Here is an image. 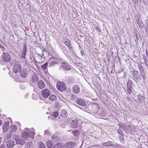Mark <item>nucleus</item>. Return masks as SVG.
Here are the masks:
<instances>
[{
  "label": "nucleus",
  "instance_id": "nucleus-1",
  "mask_svg": "<svg viewBox=\"0 0 148 148\" xmlns=\"http://www.w3.org/2000/svg\"><path fill=\"white\" fill-rule=\"evenodd\" d=\"M132 74L133 79L135 82H138L141 79L140 75L139 74V72L136 70H133L132 72Z\"/></svg>",
  "mask_w": 148,
  "mask_h": 148
},
{
  "label": "nucleus",
  "instance_id": "nucleus-2",
  "mask_svg": "<svg viewBox=\"0 0 148 148\" xmlns=\"http://www.w3.org/2000/svg\"><path fill=\"white\" fill-rule=\"evenodd\" d=\"M56 87L58 90L61 92H63L66 90V85L63 82H57Z\"/></svg>",
  "mask_w": 148,
  "mask_h": 148
},
{
  "label": "nucleus",
  "instance_id": "nucleus-3",
  "mask_svg": "<svg viewBox=\"0 0 148 148\" xmlns=\"http://www.w3.org/2000/svg\"><path fill=\"white\" fill-rule=\"evenodd\" d=\"M2 60L6 62H9L11 60V57L9 54L7 52H4L1 56Z\"/></svg>",
  "mask_w": 148,
  "mask_h": 148
},
{
  "label": "nucleus",
  "instance_id": "nucleus-4",
  "mask_svg": "<svg viewBox=\"0 0 148 148\" xmlns=\"http://www.w3.org/2000/svg\"><path fill=\"white\" fill-rule=\"evenodd\" d=\"M24 131L22 132L21 136L22 138L25 140L27 139L29 137V130L28 128H25Z\"/></svg>",
  "mask_w": 148,
  "mask_h": 148
},
{
  "label": "nucleus",
  "instance_id": "nucleus-5",
  "mask_svg": "<svg viewBox=\"0 0 148 148\" xmlns=\"http://www.w3.org/2000/svg\"><path fill=\"white\" fill-rule=\"evenodd\" d=\"M22 66L19 64L15 65L13 68V71L14 74H17L19 73L21 70Z\"/></svg>",
  "mask_w": 148,
  "mask_h": 148
},
{
  "label": "nucleus",
  "instance_id": "nucleus-6",
  "mask_svg": "<svg viewBox=\"0 0 148 148\" xmlns=\"http://www.w3.org/2000/svg\"><path fill=\"white\" fill-rule=\"evenodd\" d=\"M42 96L45 98H47L50 95V92L47 89H43L41 92Z\"/></svg>",
  "mask_w": 148,
  "mask_h": 148
},
{
  "label": "nucleus",
  "instance_id": "nucleus-7",
  "mask_svg": "<svg viewBox=\"0 0 148 148\" xmlns=\"http://www.w3.org/2000/svg\"><path fill=\"white\" fill-rule=\"evenodd\" d=\"M76 145L75 142L72 141L66 143L64 146L66 148H72L75 147Z\"/></svg>",
  "mask_w": 148,
  "mask_h": 148
},
{
  "label": "nucleus",
  "instance_id": "nucleus-8",
  "mask_svg": "<svg viewBox=\"0 0 148 148\" xmlns=\"http://www.w3.org/2000/svg\"><path fill=\"white\" fill-rule=\"evenodd\" d=\"M70 124L71 127L73 128H76L79 126L78 121L77 119H75L72 121Z\"/></svg>",
  "mask_w": 148,
  "mask_h": 148
},
{
  "label": "nucleus",
  "instance_id": "nucleus-9",
  "mask_svg": "<svg viewBox=\"0 0 148 148\" xmlns=\"http://www.w3.org/2000/svg\"><path fill=\"white\" fill-rule=\"evenodd\" d=\"M61 66L64 69L66 70H70L71 69L70 65L65 62L62 63L61 64Z\"/></svg>",
  "mask_w": 148,
  "mask_h": 148
},
{
  "label": "nucleus",
  "instance_id": "nucleus-10",
  "mask_svg": "<svg viewBox=\"0 0 148 148\" xmlns=\"http://www.w3.org/2000/svg\"><path fill=\"white\" fill-rule=\"evenodd\" d=\"M6 144L8 147L12 148L15 145V143L13 140H10L7 141Z\"/></svg>",
  "mask_w": 148,
  "mask_h": 148
},
{
  "label": "nucleus",
  "instance_id": "nucleus-11",
  "mask_svg": "<svg viewBox=\"0 0 148 148\" xmlns=\"http://www.w3.org/2000/svg\"><path fill=\"white\" fill-rule=\"evenodd\" d=\"M77 103L80 105L84 106L86 105L85 102L81 98H78L76 99Z\"/></svg>",
  "mask_w": 148,
  "mask_h": 148
},
{
  "label": "nucleus",
  "instance_id": "nucleus-12",
  "mask_svg": "<svg viewBox=\"0 0 148 148\" xmlns=\"http://www.w3.org/2000/svg\"><path fill=\"white\" fill-rule=\"evenodd\" d=\"M9 127V123L8 122H6L3 124V132H6Z\"/></svg>",
  "mask_w": 148,
  "mask_h": 148
},
{
  "label": "nucleus",
  "instance_id": "nucleus-13",
  "mask_svg": "<svg viewBox=\"0 0 148 148\" xmlns=\"http://www.w3.org/2000/svg\"><path fill=\"white\" fill-rule=\"evenodd\" d=\"M91 107L92 110L94 111H96L99 108L98 105L96 103H94L92 104Z\"/></svg>",
  "mask_w": 148,
  "mask_h": 148
},
{
  "label": "nucleus",
  "instance_id": "nucleus-14",
  "mask_svg": "<svg viewBox=\"0 0 148 148\" xmlns=\"http://www.w3.org/2000/svg\"><path fill=\"white\" fill-rule=\"evenodd\" d=\"M21 75L23 77L26 78L28 75L27 71L26 69H24L21 72Z\"/></svg>",
  "mask_w": 148,
  "mask_h": 148
},
{
  "label": "nucleus",
  "instance_id": "nucleus-15",
  "mask_svg": "<svg viewBox=\"0 0 148 148\" xmlns=\"http://www.w3.org/2000/svg\"><path fill=\"white\" fill-rule=\"evenodd\" d=\"M26 45H25L24 46L23 50L22 52V53L21 55V58H23L25 59V56L26 54V52L27 51V48H26Z\"/></svg>",
  "mask_w": 148,
  "mask_h": 148
},
{
  "label": "nucleus",
  "instance_id": "nucleus-16",
  "mask_svg": "<svg viewBox=\"0 0 148 148\" xmlns=\"http://www.w3.org/2000/svg\"><path fill=\"white\" fill-rule=\"evenodd\" d=\"M64 43L69 49H72L71 42L69 40L67 39L65 40L64 41Z\"/></svg>",
  "mask_w": 148,
  "mask_h": 148
},
{
  "label": "nucleus",
  "instance_id": "nucleus-17",
  "mask_svg": "<svg viewBox=\"0 0 148 148\" xmlns=\"http://www.w3.org/2000/svg\"><path fill=\"white\" fill-rule=\"evenodd\" d=\"M38 86L40 89L43 88L45 86L44 82L42 80H40L38 83Z\"/></svg>",
  "mask_w": 148,
  "mask_h": 148
},
{
  "label": "nucleus",
  "instance_id": "nucleus-18",
  "mask_svg": "<svg viewBox=\"0 0 148 148\" xmlns=\"http://www.w3.org/2000/svg\"><path fill=\"white\" fill-rule=\"evenodd\" d=\"M46 144L48 148H55V145L52 144V141L50 140H48L46 142Z\"/></svg>",
  "mask_w": 148,
  "mask_h": 148
},
{
  "label": "nucleus",
  "instance_id": "nucleus-19",
  "mask_svg": "<svg viewBox=\"0 0 148 148\" xmlns=\"http://www.w3.org/2000/svg\"><path fill=\"white\" fill-rule=\"evenodd\" d=\"M61 59L58 56H57L56 57L52 56L50 58L51 60H52L58 63L61 61Z\"/></svg>",
  "mask_w": 148,
  "mask_h": 148
},
{
  "label": "nucleus",
  "instance_id": "nucleus-20",
  "mask_svg": "<svg viewBox=\"0 0 148 148\" xmlns=\"http://www.w3.org/2000/svg\"><path fill=\"white\" fill-rule=\"evenodd\" d=\"M136 21L140 28H143V24L140 18H138Z\"/></svg>",
  "mask_w": 148,
  "mask_h": 148
},
{
  "label": "nucleus",
  "instance_id": "nucleus-21",
  "mask_svg": "<svg viewBox=\"0 0 148 148\" xmlns=\"http://www.w3.org/2000/svg\"><path fill=\"white\" fill-rule=\"evenodd\" d=\"M61 116L64 118H66L67 116V114L65 110H62L60 112Z\"/></svg>",
  "mask_w": 148,
  "mask_h": 148
},
{
  "label": "nucleus",
  "instance_id": "nucleus-22",
  "mask_svg": "<svg viewBox=\"0 0 148 148\" xmlns=\"http://www.w3.org/2000/svg\"><path fill=\"white\" fill-rule=\"evenodd\" d=\"M80 88L77 85L75 86L73 88V92L76 93H78L79 92Z\"/></svg>",
  "mask_w": 148,
  "mask_h": 148
},
{
  "label": "nucleus",
  "instance_id": "nucleus-23",
  "mask_svg": "<svg viewBox=\"0 0 148 148\" xmlns=\"http://www.w3.org/2000/svg\"><path fill=\"white\" fill-rule=\"evenodd\" d=\"M16 143L17 144L23 145L25 144V142L24 140L19 138L18 139L16 140Z\"/></svg>",
  "mask_w": 148,
  "mask_h": 148
},
{
  "label": "nucleus",
  "instance_id": "nucleus-24",
  "mask_svg": "<svg viewBox=\"0 0 148 148\" xmlns=\"http://www.w3.org/2000/svg\"><path fill=\"white\" fill-rule=\"evenodd\" d=\"M56 97L53 94L51 95L49 97V99L51 101H56L57 99Z\"/></svg>",
  "mask_w": 148,
  "mask_h": 148
},
{
  "label": "nucleus",
  "instance_id": "nucleus-25",
  "mask_svg": "<svg viewBox=\"0 0 148 148\" xmlns=\"http://www.w3.org/2000/svg\"><path fill=\"white\" fill-rule=\"evenodd\" d=\"M42 52H43V53L42 54V55H41L42 56H40L39 54H37V55L38 56V58H39V59H40V60L42 59V57H44V58H46V56H45V54H48V52L46 51H43Z\"/></svg>",
  "mask_w": 148,
  "mask_h": 148
},
{
  "label": "nucleus",
  "instance_id": "nucleus-26",
  "mask_svg": "<svg viewBox=\"0 0 148 148\" xmlns=\"http://www.w3.org/2000/svg\"><path fill=\"white\" fill-rule=\"evenodd\" d=\"M133 86H127V91L129 95H131L133 92Z\"/></svg>",
  "mask_w": 148,
  "mask_h": 148
},
{
  "label": "nucleus",
  "instance_id": "nucleus-27",
  "mask_svg": "<svg viewBox=\"0 0 148 148\" xmlns=\"http://www.w3.org/2000/svg\"><path fill=\"white\" fill-rule=\"evenodd\" d=\"M38 77L36 75H34L32 78V81L34 82H36L38 80Z\"/></svg>",
  "mask_w": 148,
  "mask_h": 148
},
{
  "label": "nucleus",
  "instance_id": "nucleus-28",
  "mask_svg": "<svg viewBox=\"0 0 148 148\" xmlns=\"http://www.w3.org/2000/svg\"><path fill=\"white\" fill-rule=\"evenodd\" d=\"M38 146L39 148H45V146L44 144L41 142L38 143Z\"/></svg>",
  "mask_w": 148,
  "mask_h": 148
},
{
  "label": "nucleus",
  "instance_id": "nucleus-29",
  "mask_svg": "<svg viewBox=\"0 0 148 148\" xmlns=\"http://www.w3.org/2000/svg\"><path fill=\"white\" fill-rule=\"evenodd\" d=\"M30 132V138H33L34 137V131L33 129H32L29 132Z\"/></svg>",
  "mask_w": 148,
  "mask_h": 148
},
{
  "label": "nucleus",
  "instance_id": "nucleus-30",
  "mask_svg": "<svg viewBox=\"0 0 148 148\" xmlns=\"http://www.w3.org/2000/svg\"><path fill=\"white\" fill-rule=\"evenodd\" d=\"M97 111L99 114L101 115L103 114L104 110L102 108H99Z\"/></svg>",
  "mask_w": 148,
  "mask_h": 148
},
{
  "label": "nucleus",
  "instance_id": "nucleus-31",
  "mask_svg": "<svg viewBox=\"0 0 148 148\" xmlns=\"http://www.w3.org/2000/svg\"><path fill=\"white\" fill-rule=\"evenodd\" d=\"M54 147L55 148H64L63 145L60 143H58L56 145H55Z\"/></svg>",
  "mask_w": 148,
  "mask_h": 148
},
{
  "label": "nucleus",
  "instance_id": "nucleus-32",
  "mask_svg": "<svg viewBox=\"0 0 148 148\" xmlns=\"http://www.w3.org/2000/svg\"><path fill=\"white\" fill-rule=\"evenodd\" d=\"M16 129L17 127L15 125L12 126L10 127V131L11 132H15Z\"/></svg>",
  "mask_w": 148,
  "mask_h": 148
},
{
  "label": "nucleus",
  "instance_id": "nucleus-33",
  "mask_svg": "<svg viewBox=\"0 0 148 148\" xmlns=\"http://www.w3.org/2000/svg\"><path fill=\"white\" fill-rule=\"evenodd\" d=\"M125 99L130 103H132L133 102L132 99H131L129 96L126 97L125 98Z\"/></svg>",
  "mask_w": 148,
  "mask_h": 148
},
{
  "label": "nucleus",
  "instance_id": "nucleus-34",
  "mask_svg": "<svg viewBox=\"0 0 148 148\" xmlns=\"http://www.w3.org/2000/svg\"><path fill=\"white\" fill-rule=\"evenodd\" d=\"M133 86L132 81L131 80H129L127 82V86Z\"/></svg>",
  "mask_w": 148,
  "mask_h": 148
},
{
  "label": "nucleus",
  "instance_id": "nucleus-35",
  "mask_svg": "<svg viewBox=\"0 0 148 148\" xmlns=\"http://www.w3.org/2000/svg\"><path fill=\"white\" fill-rule=\"evenodd\" d=\"M73 133L74 136H78L79 134V131L77 130L73 131Z\"/></svg>",
  "mask_w": 148,
  "mask_h": 148
},
{
  "label": "nucleus",
  "instance_id": "nucleus-36",
  "mask_svg": "<svg viewBox=\"0 0 148 148\" xmlns=\"http://www.w3.org/2000/svg\"><path fill=\"white\" fill-rule=\"evenodd\" d=\"M19 138H20L19 136L17 134L14 135L13 137V139L14 140L16 141Z\"/></svg>",
  "mask_w": 148,
  "mask_h": 148
},
{
  "label": "nucleus",
  "instance_id": "nucleus-37",
  "mask_svg": "<svg viewBox=\"0 0 148 148\" xmlns=\"http://www.w3.org/2000/svg\"><path fill=\"white\" fill-rule=\"evenodd\" d=\"M113 142L111 141H108L106 143H104L105 146H112V145Z\"/></svg>",
  "mask_w": 148,
  "mask_h": 148
},
{
  "label": "nucleus",
  "instance_id": "nucleus-38",
  "mask_svg": "<svg viewBox=\"0 0 148 148\" xmlns=\"http://www.w3.org/2000/svg\"><path fill=\"white\" fill-rule=\"evenodd\" d=\"M138 68L139 70H140V73L142 74V71H143V66L140 65H138Z\"/></svg>",
  "mask_w": 148,
  "mask_h": 148
},
{
  "label": "nucleus",
  "instance_id": "nucleus-39",
  "mask_svg": "<svg viewBox=\"0 0 148 148\" xmlns=\"http://www.w3.org/2000/svg\"><path fill=\"white\" fill-rule=\"evenodd\" d=\"M52 115L55 118H56L59 115L58 113L57 112H53Z\"/></svg>",
  "mask_w": 148,
  "mask_h": 148
},
{
  "label": "nucleus",
  "instance_id": "nucleus-40",
  "mask_svg": "<svg viewBox=\"0 0 148 148\" xmlns=\"http://www.w3.org/2000/svg\"><path fill=\"white\" fill-rule=\"evenodd\" d=\"M51 60V62L50 63V64L49 65L50 66H53L54 65H55L56 64L58 63L56 62H55V61L53 60Z\"/></svg>",
  "mask_w": 148,
  "mask_h": 148
},
{
  "label": "nucleus",
  "instance_id": "nucleus-41",
  "mask_svg": "<svg viewBox=\"0 0 148 148\" xmlns=\"http://www.w3.org/2000/svg\"><path fill=\"white\" fill-rule=\"evenodd\" d=\"M27 147V148H30L32 146V143L31 142H27L26 144Z\"/></svg>",
  "mask_w": 148,
  "mask_h": 148
},
{
  "label": "nucleus",
  "instance_id": "nucleus-42",
  "mask_svg": "<svg viewBox=\"0 0 148 148\" xmlns=\"http://www.w3.org/2000/svg\"><path fill=\"white\" fill-rule=\"evenodd\" d=\"M48 64V63H46L44 65H42L41 67L44 69H45L47 66Z\"/></svg>",
  "mask_w": 148,
  "mask_h": 148
},
{
  "label": "nucleus",
  "instance_id": "nucleus-43",
  "mask_svg": "<svg viewBox=\"0 0 148 148\" xmlns=\"http://www.w3.org/2000/svg\"><path fill=\"white\" fill-rule=\"evenodd\" d=\"M138 99L140 100H143L144 99V97L141 95L139 94L138 96Z\"/></svg>",
  "mask_w": 148,
  "mask_h": 148
},
{
  "label": "nucleus",
  "instance_id": "nucleus-44",
  "mask_svg": "<svg viewBox=\"0 0 148 148\" xmlns=\"http://www.w3.org/2000/svg\"><path fill=\"white\" fill-rule=\"evenodd\" d=\"M0 47L2 50L3 51L5 52L6 51V49L4 48V47L3 45H0Z\"/></svg>",
  "mask_w": 148,
  "mask_h": 148
},
{
  "label": "nucleus",
  "instance_id": "nucleus-45",
  "mask_svg": "<svg viewBox=\"0 0 148 148\" xmlns=\"http://www.w3.org/2000/svg\"><path fill=\"white\" fill-rule=\"evenodd\" d=\"M20 88L21 89H25V87L24 86V85L23 84V83H22L21 84Z\"/></svg>",
  "mask_w": 148,
  "mask_h": 148
},
{
  "label": "nucleus",
  "instance_id": "nucleus-46",
  "mask_svg": "<svg viewBox=\"0 0 148 148\" xmlns=\"http://www.w3.org/2000/svg\"><path fill=\"white\" fill-rule=\"evenodd\" d=\"M145 29L146 33L148 35V24L147 23V26L145 27Z\"/></svg>",
  "mask_w": 148,
  "mask_h": 148
},
{
  "label": "nucleus",
  "instance_id": "nucleus-47",
  "mask_svg": "<svg viewBox=\"0 0 148 148\" xmlns=\"http://www.w3.org/2000/svg\"><path fill=\"white\" fill-rule=\"evenodd\" d=\"M44 134L49 135V134L48 130H45L44 132Z\"/></svg>",
  "mask_w": 148,
  "mask_h": 148
},
{
  "label": "nucleus",
  "instance_id": "nucleus-48",
  "mask_svg": "<svg viewBox=\"0 0 148 148\" xmlns=\"http://www.w3.org/2000/svg\"><path fill=\"white\" fill-rule=\"evenodd\" d=\"M95 29L96 30H97L99 32H100L101 31V29L97 27H95Z\"/></svg>",
  "mask_w": 148,
  "mask_h": 148
},
{
  "label": "nucleus",
  "instance_id": "nucleus-49",
  "mask_svg": "<svg viewBox=\"0 0 148 148\" xmlns=\"http://www.w3.org/2000/svg\"><path fill=\"white\" fill-rule=\"evenodd\" d=\"M143 59L144 60V62L145 63H146L147 62H148V61L147 60L146 58V57H143Z\"/></svg>",
  "mask_w": 148,
  "mask_h": 148
},
{
  "label": "nucleus",
  "instance_id": "nucleus-50",
  "mask_svg": "<svg viewBox=\"0 0 148 148\" xmlns=\"http://www.w3.org/2000/svg\"><path fill=\"white\" fill-rule=\"evenodd\" d=\"M5 146L4 145H2L0 147V148H5Z\"/></svg>",
  "mask_w": 148,
  "mask_h": 148
},
{
  "label": "nucleus",
  "instance_id": "nucleus-51",
  "mask_svg": "<svg viewBox=\"0 0 148 148\" xmlns=\"http://www.w3.org/2000/svg\"><path fill=\"white\" fill-rule=\"evenodd\" d=\"M121 72H123L122 70L121 71L119 70L118 71V73H120Z\"/></svg>",
  "mask_w": 148,
  "mask_h": 148
},
{
  "label": "nucleus",
  "instance_id": "nucleus-52",
  "mask_svg": "<svg viewBox=\"0 0 148 148\" xmlns=\"http://www.w3.org/2000/svg\"><path fill=\"white\" fill-rule=\"evenodd\" d=\"M145 63V66H146L147 68H148V65L147 64V62Z\"/></svg>",
  "mask_w": 148,
  "mask_h": 148
},
{
  "label": "nucleus",
  "instance_id": "nucleus-53",
  "mask_svg": "<svg viewBox=\"0 0 148 148\" xmlns=\"http://www.w3.org/2000/svg\"><path fill=\"white\" fill-rule=\"evenodd\" d=\"M2 124V121L1 120H0V126Z\"/></svg>",
  "mask_w": 148,
  "mask_h": 148
},
{
  "label": "nucleus",
  "instance_id": "nucleus-54",
  "mask_svg": "<svg viewBox=\"0 0 148 148\" xmlns=\"http://www.w3.org/2000/svg\"><path fill=\"white\" fill-rule=\"evenodd\" d=\"M146 55L147 57V58L148 59V54L147 52H146Z\"/></svg>",
  "mask_w": 148,
  "mask_h": 148
},
{
  "label": "nucleus",
  "instance_id": "nucleus-55",
  "mask_svg": "<svg viewBox=\"0 0 148 148\" xmlns=\"http://www.w3.org/2000/svg\"><path fill=\"white\" fill-rule=\"evenodd\" d=\"M118 131L119 133H120V132H121L120 130H118Z\"/></svg>",
  "mask_w": 148,
  "mask_h": 148
},
{
  "label": "nucleus",
  "instance_id": "nucleus-56",
  "mask_svg": "<svg viewBox=\"0 0 148 148\" xmlns=\"http://www.w3.org/2000/svg\"><path fill=\"white\" fill-rule=\"evenodd\" d=\"M28 95H29V94H27L26 95H25V96L26 97H27L28 96Z\"/></svg>",
  "mask_w": 148,
  "mask_h": 148
},
{
  "label": "nucleus",
  "instance_id": "nucleus-57",
  "mask_svg": "<svg viewBox=\"0 0 148 148\" xmlns=\"http://www.w3.org/2000/svg\"><path fill=\"white\" fill-rule=\"evenodd\" d=\"M81 53L82 54V52H83L82 51H81Z\"/></svg>",
  "mask_w": 148,
  "mask_h": 148
},
{
  "label": "nucleus",
  "instance_id": "nucleus-58",
  "mask_svg": "<svg viewBox=\"0 0 148 148\" xmlns=\"http://www.w3.org/2000/svg\"><path fill=\"white\" fill-rule=\"evenodd\" d=\"M125 75H124V77H125Z\"/></svg>",
  "mask_w": 148,
  "mask_h": 148
}]
</instances>
